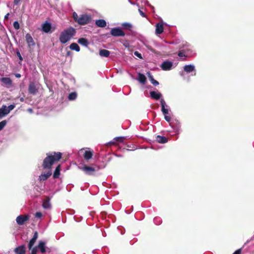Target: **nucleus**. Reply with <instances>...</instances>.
<instances>
[{"mask_svg": "<svg viewBox=\"0 0 254 254\" xmlns=\"http://www.w3.org/2000/svg\"><path fill=\"white\" fill-rule=\"evenodd\" d=\"M62 153L60 152H52L47 154L44 159L42 167L44 169L51 170L52 165L58 162L62 157Z\"/></svg>", "mask_w": 254, "mask_h": 254, "instance_id": "f257e3e1", "label": "nucleus"}, {"mask_svg": "<svg viewBox=\"0 0 254 254\" xmlns=\"http://www.w3.org/2000/svg\"><path fill=\"white\" fill-rule=\"evenodd\" d=\"M76 34L75 29L70 27L65 30H64L60 34V41L62 44H65L69 41L72 37H73Z\"/></svg>", "mask_w": 254, "mask_h": 254, "instance_id": "f03ea898", "label": "nucleus"}, {"mask_svg": "<svg viewBox=\"0 0 254 254\" xmlns=\"http://www.w3.org/2000/svg\"><path fill=\"white\" fill-rule=\"evenodd\" d=\"M73 18L75 22L82 25L89 23L91 20L90 15L81 14L78 16L75 12L73 13Z\"/></svg>", "mask_w": 254, "mask_h": 254, "instance_id": "7ed1b4c3", "label": "nucleus"}, {"mask_svg": "<svg viewBox=\"0 0 254 254\" xmlns=\"http://www.w3.org/2000/svg\"><path fill=\"white\" fill-rule=\"evenodd\" d=\"M99 167L97 165L89 166L85 165L82 167L80 168V169L88 175H94V173L99 171Z\"/></svg>", "mask_w": 254, "mask_h": 254, "instance_id": "20e7f679", "label": "nucleus"}, {"mask_svg": "<svg viewBox=\"0 0 254 254\" xmlns=\"http://www.w3.org/2000/svg\"><path fill=\"white\" fill-rule=\"evenodd\" d=\"M15 108V105H10L7 107L5 105H3L0 108V119L4 117L9 114V113Z\"/></svg>", "mask_w": 254, "mask_h": 254, "instance_id": "39448f33", "label": "nucleus"}, {"mask_svg": "<svg viewBox=\"0 0 254 254\" xmlns=\"http://www.w3.org/2000/svg\"><path fill=\"white\" fill-rule=\"evenodd\" d=\"M29 219L30 216L29 215H20L17 217L16 221L19 225H23L26 224Z\"/></svg>", "mask_w": 254, "mask_h": 254, "instance_id": "423d86ee", "label": "nucleus"}, {"mask_svg": "<svg viewBox=\"0 0 254 254\" xmlns=\"http://www.w3.org/2000/svg\"><path fill=\"white\" fill-rule=\"evenodd\" d=\"M111 34L115 37L124 36L125 33L119 28H112L110 32Z\"/></svg>", "mask_w": 254, "mask_h": 254, "instance_id": "0eeeda50", "label": "nucleus"}, {"mask_svg": "<svg viewBox=\"0 0 254 254\" xmlns=\"http://www.w3.org/2000/svg\"><path fill=\"white\" fill-rule=\"evenodd\" d=\"M52 175V170H49L47 173H42L39 176L38 180L39 181L47 180Z\"/></svg>", "mask_w": 254, "mask_h": 254, "instance_id": "6e6552de", "label": "nucleus"}, {"mask_svg": "<svg viewBox=\"0 0 254 254\" xmlns=\"http://www.w3.org/2000/svg\"><path fill=\"white\" fill-rule=\"evenodd\" d=\"M25 37L29 48H31V47L35 46V43L34 40L29 33L26 34Z\"/></svg>", "mask_w": 254, "mask_h": 254, "instance_id": "1a4fd4ad", "label": "nucleus"}, {"mask_svg": "<svg viewBox=\"0 0 254 254\" xmlns=\"http://www.w3.org/2000/svg\"><path fill=\"white\" fill-rule=\"evenodd\" d=\"M28 91L29 93L32 94H36L38 92V89L36 88L35 84L33 82H31L29 83L28 86Z\"/></svg>", "mask_w": 254, "mask_h": 254, "instance_id": "9d476101", "label": "nucleus"}, {"mask_svg": "<svg viewBox=\"0 0 254 254\" xmlns=\"http://www.w3.org/2000/svg\"><path fill=\"white\" fill-rule=\"evenodd\" d=\"M38 237V234L37 231H35L34 232V235L33 236V238L30 240L29 244L28 245V247L29 250H31L33 245H34L35 242L36 241L37 238Z\"/></svg>", "mask_w": 254, "mask_h": 254, "instance_id": "9b49d317", "label": "nucleus"}, {"mask_svg": "<svg viewBox=\"0 0 254 254\" xmlns=\"http://www.w3.org/2000/svg\"><path fill=\"white\" fill-rule=\"evenodd\" d=\"M173 64L172 62L169 61L164 62L161 65V67L164 70H168L171 69Z\"/></svg>", "mask_w": 254, "mask_h": 254, "instance_id": "f8f14e48", "label": "nucleus"}, {"mask_svg": "<svg viewBox=\"0 0 254 254\" xmlns=\"http://www.w3.org/2000/svg\"><path fill=\"white\" fill-rule=\"evenodd\" d=\"M14 252L15 254H25L26 250L25 245H21L14 249Z\"/></svg>", "mask_w": 254, "mask_h": 254, "instance_id": "ddd939ff", "label": "nucleus"}, {"mask_svg": "<svg viewBox=\"0 0 254 254\" xmlns=\"http://www.w3.org/2000/svg\"><path fill=\"white\" fill-rule=\"evenodd\" d=\"M164 31L163 23L159 22L156 25L155 32L157 35L161 34Z\"/></svg>", "mask_w": 254, "mask_h": 254, "instance_id": "4468645a", "label": "nucleus"}, {"mask_svg": "<svg viewBox=\"0 0 254 254\" xmlns=\"http://www.w3.org/2000/svg\"><path fill=\"white\" fill-rule=\"evenodd\" d=\"M51 24L49 22H46L43 24L42 26V30L45 33H49L51 29Z\"/></svg>", "mask_w": 254, "mask_h": 254, "instance_id": "2eb2a0df", "label": "nucleus"}, {"mask_svg": "<svg viewBox=\"0 0 254 254\" xmlns=\"http://www.w3.org/2000/svg\"><path fill=\"white\" fill-rule=\"evenodd\" d=\"M42 206L44 209H49L51 207L50 198L49 196H46V198L43 200Z\"/></svg>", "mask_w": 254, "mask_h": 254, "instance_id": "dca6fc26", "label": "nucleus"}, {"mask_svg": "<svg viewBox=\"0 0 254 254\" xmlns=\"http://www.w3.org/2000/svg\"><path fill=\"white\" fill-rule=\"evenodd\" d=\"M0 81L7 86H10L12 84L11 79L9 77H2L0 79Z\"/></svg>", "mask_w": 254, "mask_h": 254, "instance_id": "f3484780", "label": "nucleus"}, {"mask_svg": "<svg viewBox=\"0 0 254 254\" xmlns=\"http://www.w3.org/2000/svg\"><path fill=\"white\" fill-rule=\"evenodd\" d=\"M150 96L152 99L155 100H159L162 96V94L159 92H156L155 91H151L150 92Z\"/></svg>", "mask_w": 254, "mask_h": 254, "instance_id": "a211bd4d", "label": "nucleus"}, {"mask_svg": "<svg viewBox=\"0 0 254 254\" xmlns=\"http://www.w3.org/2000/svg\"><path fill=\"white\" fill-rule=\"evenodd\" d=\"M95 24L98 27L102 28L105 27L107 25L106 21L101 19L97 20L95 22Z\"/></svg>", "mask_w": 254, "mask_h": 254, "instance_id": "6ab92c4d", "label": "nucleus"}, {"mask_svg": "<svg viewBox=\"0 0 254 254\" xmlns=\"http://www.w3.org/2000/svg\"><path fill=\"white\" fill-rule=\"evenodd\" d=\"M156 138V141L160 143H165L168 142V139L165 136L157 135Z\"/></svg>", "mask_w": 254, "mask_h": 254, "instance_id": "aec40b11", "label": "nucleus"}, {"mask_svg": "<svg viewBox=\"0 0 254 254\" xmlns=\"http://www.w3.org/2000/svg\"><path fill=\"white\" fill-rule=\"evenodd\" d=\"M92 156L93 152L91 151L86 150L83 154V157L86 160L91 159Z\"/></svg>", "mask_w": 254, "mask_h": 254, "instance_id": "412c9836", "label": "nucleus"}, {"mask_svg": "<svg viewBox=\"0 0 254 254\" xmlns=\"http://www.w3.org/2000/svg\"><path fill=\"white\" fill-rule=\"evenodd\" d=\"M37 248L40 250V252L42 253H44L46 252V247L45 242L43 241H40L37 246Z\"/></svg>", "mask_w": 254, "mask_h": 254, "instance_id": "4be33fe9", "label": "nucleus"}, {"mask_svg": "<svg viewBox=\"0 0 254 254\" xmlns=\"http://www.w3.org/2000/svg\"><path fill=\"white\" fill-rule=\"evenodd\" d=\"M60 171H61V165H58L54 172L53 174V178L54 179L58 178L60 175Z\"/></svg>", "mask_w": 254, "mask_h": 254, "instance_id": "5701e85b", "label": "nucleus"}, {"mask_svg": "<svg viewBox=\"0 0 254 254\" xmlns=\"http://www.w3.org/2000/svg\"><path fill=\"white\" fill-rule=\"evenodd\" d=\"M78 43L85 47H87L89 43L88 40L84 38H79L78 40Z\"/></svg>", "mask_w": 254, "mask_h": 254, "instance_id": "b1692460", "label": "nucleus"}, {"mask_svg": "<svg viewBox=\"0 0 254 254\" xmlns=\"http://www.w3.org/2000/svg\"><path fill=\"white\" fill-rule=\"evenodd\" d=\"M110 54V52L107 50L102 49L99 51V55L101 57H108Z\"/></svg>", "mask_w": 254, "mask_h": 254, "instance_id": "393cba45", "label": "nucleus"}, {"mask_svg": "<svg viewBox=\"0 0 254 254\" xmlns=\"http://www.w3.org/2000/svg\"><path fill=\"white\" fill-rule=\"evenodd\" d=\"M147 75L149 80L152 84H153L154 86L159 85V82L154 79L153 76L151 75L150 72H147Z\"/></svg>", "mask_w": 254, "mask_h": 254, "instance_id": "a878e982", "label": "nucleus"}, {"mask_svg": "<svg viewBox=\"0 0 254 254\" xmlns=\"http://www.w3.org/2000/svg\"><path fill=\"white\" fill-rule=\"evenodd\" d=\"M69 48L71 50H74L76 52H79L80 51V47L77 44L75 43H72L70 44L69 46Z\"/></svg>", "mask_w": 254, "mask_h": 254, "instance_id": "bb28decb", "label": "nucleus"}, {"mask_svg": "<svg viewBox=\"0 0 254 254\" xmlns=\"http://www.w3.org/2000/svg\"><path fill=\"white\" fill-rule=\"evenodd\" d=\"M138 80L140 83L144 84H145V83L146 81V78L144 74H143L142 73H139L138 74Z\"/></svg>", "mask_w": 254, "mask_h": 254, "instance_id": "cd10ccee", "label": "nucleus"}, {"mask_svg": "<svg viewBox=\"0 0 254 254\" xmlns=\"http://www.w3.org/2000/svg\"><path fill=\"white\" fill-rule=\"evenodd\" d=\"M77 97V93L75 92L70 93L68 97V99L69 100H75Z\"/></svg>", "mask_w": 254, "mask_h": 254, "instance_id": "c85d7f7f", "label": "nucleus"}, {"mask_svg": "<svg viewBox=\"0 0 254 254\" xmlns=\"http://www.w3.org/2000/svg\"><path fill=\"white\" fill-rule=\"evenodd\" d=\"M123 27L127 30H130L132 28V25L129 23H124L122 24Z\"/></svg>", "mask_w": 254, "mask_h": 254, "instance_id": "c756f323", "label": "nucleus"}, {"mask_svg": "<svg viewBox=\"0 0 254 254\" xmlns=\"http://www.w3.org/2000/svg\"><path fill=\"white\" fill-rule=\"evenodd\" d=\"M13 26L16 30H18L20 28L19 24L17 21H15L13 22Z\"/></svg>", "mask_w": 254, "mask_h": 254, "instance_id": "7c9ffc66", "label": "nucleus"}, {"mask_svg": "<svg viewBox=\"0 0 254 254\" xmlns=\"http://www.w3.org/2000/svg\"><path fill=\"white\" fill-rule=\"evenodd\" d=\"M6 124V121L5 120L0 122V131L5 126Z\"/></svg>", "mask_w": 254, "mask_h": 254, "instance_id": "2f4dec72", "label": "nucleus"}, {"mask_svg": "<svg viewBox=\"0 0 254 254\" xmlns=\"http://www.w3.org/2000/svg\"><path fill=\"white\" fill-rule=\"evenodd\" d=\"M184 70L187 71V72H190V64L184 66Z\"/></svg>", "mask_w": 254, "mask_h": 254, "instance_id": "473e14b6", "label": "nucleus"}, {"mask_svg": "<svg viewBox=\"0 0 254 254\" xmlns=\"http://www.w3.org/2000/svg\"><path fill=\"white\" fill-rule=\"evenodd\" d=\"M125 138L124 137H117L115 138V140L120 142H123Z\"/></svg>", "mask_w": 254, "mask_h": 254, "instance_id": "72a5a7b5", "label": "nucleus"}, {"mask_svg": "<svg viewBox=\"0 0 254 254\" xmlns=\"http://www.w3.org/2000/svg\"><path fill=\"white\" fill-rule=\"evenodd\" d=\"M178 55L180 57H186V53L184 51H179Z\"/></svg>", "mask_w": 254, "mask_h": 254, "instance_id": "f704fd0d", "label": "nucleus"}, {"mask_svg": "<svg viewBox=\"0 0 254 254\" xmlns=\"http://www.w3.org/2000/svg\"><path fill=\"white\" fill-rule=\"evenodd\" d=\"M161 110H162V112H163V113L165 115H166L168 114V113H169L168 109H166L165 107H163V108H161Z\"/></svg>", "mask_w": 254, "mask_h": 254, "instance_id": "c9c22d12", "label": "nucleus"}, {"mask_svg": "<svg viewBox=\"0 0 254 254\" xmlns=\"http://www.w3.org/2000/svg\"><path fill=\"white\" fill-rule=\"evenodd\" d=\"M160 103H161V108H162L163 107H165L166 103L164 99H161Z\"/></svg>", "mask_w": 254, "mask_h": 254, "instance_id": "e433bc0d", "label": "nucleus"}, {"mask_svg": "<svg viewBox=\"0 0 254 254\" xmlns=\"http://www.w3.org/2000/svg\"><path fill=\"white\" fill-rule=\"evenodd\" d=\"M35 216L36 218H40L42 216V214L40 212H36Z\"/></svg>", "mask_w": 254, "mask_h": 254, "instance_id": "4c0bfd02", "label": "nucleus"}, {"mask_svg": "<svg viewBox=\"0 0 254 254\" xmlns=\"http://www.w3.org/2000/svg\"><path fill=\"white\" fill-rule=\"evenodd\" d=\"M134 54L135 56H136V57H137L138 58H139V59H142V56H141V54L140 53H139L137 51H135L134 53Z\"/></svg>", "mask_w": 254, "mask_h": 254, "instance_id": "58836bf2", "label": "nucleus"}, {"mask_svg": "<svg viewBox=\"0 0 254 254\" xmlns=\"http://www.w3.org/2000/svg\"><path fill=\"white\" fill-rule=\"evenodd\" d=\"M194 66L191 64V75H194L196 74L195 70L194 69Z\"/></svg>", "mask_w": 254, "mask_h": 254, "instance_id": "ea45409f", "label": "nucleus"}, {"mask_svg": "<svg viewBox=\"0 0 254 254\" xmlns=\"http://www.w3.org/2000/svg\"><path fill=\"white\" fill-rule=\"evenodd\" d=\"M164 118L165 120L168 122V123H170L171 120V117L167 115H165Z\"/></svg>", "mask_w": 254, "mask_h": 254, "instance_id": "a19ab883", "label": "nucleus"}, {"mask_svg": "<svg viewBox=\"0 0 254 254\" xmlns=\"http://www.w3.org/2000/svg\"><path fill=\"white\" fill-rule=\"evenodd\" d=\"M31 250V254H36V253H37V248L36 247L32 248Z\"/></svg>", "mask_w": 254, "mask_h": 254, "instance_id": "79ce46f5", "label": "nucleus"}, {"mask_svg": "<svg viewBox=\"0 0 254 254\" xmlns=\"http://www.w3.org/2000/svg\"><path fill=\"white\" fill-rule=\"evenodd\" d=\"M16 55H17V57H18L19 59L20 60V61H22L23 60V58L19 51H17L16 52Z\"/></svg>", "mask_w": 254, "mask_h": 254, "instance_id": "37998d69", "label": "nucleus"}, {"mask_svg": "<svg viewBox=\"0 0 254 254\" xmlns=\"http://www.w3.org/2000/svg\"><path fill=\"white\" fill-rule=\"evenodd\" d=\"M138 11L139 12L140 14L143 17H146V14L140 9H138Z\"/></svg>", "mask_w": 254, "mask_h": 254, "instance_id": "c03bdc74", "label": "nucleus"}, {"mask_svg": "<svg viewBox=\"0 0 254 254\" xmlns=\"http://www.w3.org/2000/svg\"><path fill=\"white\" fill-rule=\"evenodd\" d=\"M242 251L241 249L236 250L233 254H241Z\"/></svg>", "mask_w": 254, "mask_h": 254, "instance_id": "a18cd8bd", "label": "nucleus"}, {"mask_svg": "<svg viewBox=\"0 0 254 254\" xmlns=\"http://www.w3.org/2000/svg\"><path fill=\"white\" fill-rule=\"evenodd\" d=\"M20 0H13V2L15 5H18L20 2Z\"/></svg>", "mask_w": 254, "mask_h": 254, "instance_id": "49530a36", "label": "nucleus"}, {"mask_svg": "<svg viewBox=\"0 0 254 254\" xmlns=\"http://www.w3.org/2000/svg\"><path fill=\"white\" fill-rule=\"evenodd\" d=\"M9 15V13H7V14L4 16V20H8Z\"/></svg>", "mask_w": 254, "mask_h": 254, "instance_id": "de8ad7c7", "label": "nucleus"}, {"mask_svg": "<svg viewBox=\"0 0 254 254\" xmlns=\"http://www.w3.org/2000/svg\"><path fill=\"white\" fill-rule=\"evenodd\" d=\"M116 144L115 142L114 141H110L108 143L107 145H115Z\"/></svg>", "mask_w": 254, "mask_h": 254, "instance_id": "09e8293b", "label": "nucleus"}, {"mask_svg": "<svg viewBox=\"0 0 254 254\" xmlns=\"http://www.w3.org/2000/svg\"><path fill=\"white\" fill-rule=\"evenodd\" d=\"M15 77H17V78H20V77H21V75H20V74H19V73H16V74H15Z\"/></svg>", "mask_w": 254, "mask_h": 254, "instance_id": "8fccbe9b", "label": "nucleus"}, {"mask_svg": "<svg viewBox=\"0 0 254 254\" xmlns=\"http://www.w3.org/2000/svg\"><path fill=\"white\" fill-rule=\"evenodd\" d=\"M69 55H70V52H69V51H68V52H67V53H66V55H67V56H69Z\"/></svg>", "mask_w": 254, "mask_h": 254, "instance_id": "3c124183", "label": "nucleus"}, {"mask_svg": "<svg viewBox=\"0 0 254 254\" xmlns=\"http://www.w3.org/2000/svg\"><path fill=\"white\" fill-rule=\"evenodd\" d=\"M20 101H23V98H21L20 99Z\"/></svg>", "mask_w": 254, "mask_h": 254, "instance_id": "603ef678", "label": "nucleus"}]
</instances>
